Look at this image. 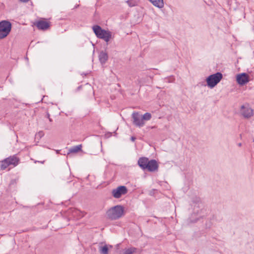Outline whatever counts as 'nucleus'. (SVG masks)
Returning <instances> with one entry per match:
<instances>
[{
    "mask_svg": "<svg viewBox=\"0 0 254 254\" xmlns=\"http://www.w3.org/2000/svg\"><path fill=\"white\" fill-rule=\"evenodd\" d=\"M138 165L142 170H147L151 172L157 171L159 168V165L156 160H149L148 158L144 157L139 158Z\"/></svg>",
    "mask_w": 254,
    "mask_h": 254,
    "instance_id": "nucleus-1",
    "label": "nucleus"
},
{
    "mask_svg": "<svg viewBox=\"0 0 254 254\" xmlns=\"http://www.w3.org/2000/svg\"><path fill=\"white\" fill-rule=\"evenodd\" d=\"M124 214V207L120 205L112 207L106 212L108 219L115 220L121 218Z\"/></svg>",
    "mask_w": 254,
    "mask_h": 254,
    "instance_id": "nucleus-2",
    "label": "nucleus"
},
{
    "mask_svg": "<svg viewBox=\"0 0 254 254\" xmlns=\"http://www.w3.org/2000/svg\"><path fill=\"white\" fill-rule=\"evenodd\" d=\"M92 29L97 37L103 39L107 43L112 38V33L109 31L102 29L99 25L93 26Z\"/></svg>",
    "mask_w": 254,
    "mask_h": 254,
    "instance_id": "nucleus-3",
    "label": "nucleus"
},
{
    "mask_svg": "<svg viewBox=\"0 0 254 254\" xmlns=\"http://www.w3.org/2000/svg\"><path fill=\"white\" fill-rule=\"evenodd\" d=\"M11 23L7 20L0 22V39L5 38L11 30Z\"/></svg>",
    "mask_w": 254,
    "mask_h": 254,
    "instance_id": "nucleus-4",
    "label": "nucleus"
},
{
    "mask_svg": "<svg viewBox=\"0 0 254 254\" xmlns=\"http://www.w3.org/2000/svg\"><path fill=\"white\" fill-rule=\"evenodd\" d=\"M222 77V74L219 72L209 75L206 80L208 86L211 88H213L220 81Z\"/></svg>",
    "mask_w": 254,
    "mask_h": 254,
    "instance_id": "nucleus-5",
    "label": "nucleus"
},
{
    "mask_svg": "<svg viewBox=\"0 0 254 254\" xmlns=\"http://www.w3.org/2000/svg\"><path fill=\"white\" fill-rule=\"evenodd\" d=\"M127 192V190L126 187L124 186H119L115 189L112 190V193L113 196L116 198H119L121 197L122 195L126 194Z\"/></svg>",
    "mask_w": 254,
    "mask_h": 254,
    "instance_id": "nucleus-6",
    "label": "nucleus"
},
{
    "mask_svg": "<svg viewBox=\"0 0 254 254\" xmlns=\"http://www.w3.org/2000/svg\"><path fill=\"white\" fill-rule=\"evenodd\" d=\"M133 123L137 127H141L144 126V122L143 121L142 115L137 112H133L132 114Z\"/></svg>",
    "mask_w": 254,
    "mask_h": 254,
    "instance_id": "nucleus-7",
    "label": "nucleus"
},
{
    "mask_svg": "<svg viewBox=\"0 0 254 254\" xmlns=\"http://www.w3.org/2000/svg\"><path fill=\"white\" fill-rule=\"evenodd\" d=\"M240 112L245 118H250L254 114L253 110L249 106H242Z\"/></svg>",
    "mask_w": 254,
    "mask_h": 254,
    "instance_id": "nucleus-8",
    "label": "nucleus"
},
{
    "mask_svg": "<svg viewBox=\"0 0 254 254\" xmlns=\"http://www.w3.org/2000/svg\"><path fill=\"white\" fill-rule=\"evenodd\" d=\"M236 80L240 85H244L249 81L248 74L246 73H242L237 75Z\"/></svg>",
    "mask_w": 254,
    "mask_h": 254,
    "instance_id": "nucleus-9",
    "label": "nucleus"
},
{
    "mask_svg": "<svg viewBox=\"0 0 254 254\" xmlns=\"http://www.w3.org/2000/svg\"><path fill=\"white\" fill-rule=\"evenodd\" d=\"M35 25L39 29L42 30H46L50 27V23L43 20L38 21L35 23Z\"/></svg>",
    "mask_w": 254,
    "mask_h": 254,
    "instance_id": "nucleus-10",
    "label": "nucleus"
},
{
    "mask_svg": "<svg viewBox=\"0 0 254 254\" xmlns=\"http://www.w3.org/2000/svg\"><path fill=\"white\" fill-rule=\"evenodd\" d=\"M67 214H71L73 217H82L84 216V212H80L79 210L75 208H70L66 212Z\"/></svg>",
    "mask_w": 254,
    "mask_h": 254,
    "instance_id": "nucleus-11",
    "label": "nucleus"
},
{
    "mask_svg": "<svg viewBox=\"0 0 254 254\" xmlns=\"http://www.w3.org/2000/svg\"><path fill=\"white\" fill-rule=\"evenodd\" d=\"M6 159L9 163V165H12L14 167L18 165L19 161V159L15 155L11 156L8 158H6Z\"/></svg>",
    "mask_w": 254,
    "mask_h": 254,
    "instance_id": "nucleus-12",
    "label": "nucleus"
},
{
    "mask_svg": "<svg viewBox=\"0 0 254 254\" xmlns=\"http://www.w3.org/2000/svg\"><path fill=\"white\" fill-rule=\"evenodd\" d=\"M108 59V56L106 52L102 51L99 55V60L100 63L103 64H104Z\"/></svg>",
    "mask_w": 254,
    "mask_h": 254,
    "instance_id": "nucleus-13",
    "label": "nucleus"
},
{
    "mask_svg": "<svg viewBox=\"0 0 254 254\" xmlns=\"http://www.w3.org/2000/svg\"><path fill=\"white\" fill-rule=\"evenodd\" d=\"M82 148V145H78L76 146H74L72 147L71 148H70L68 149V152L67 153V154L68 155L70 153H76L79 152V151L81 150Z\"/></svg>",
    "mask_w": 254,
    "mask_h": 254,
    "instance_id": "nucleus-14",
    "label": "nucleus"
},
{
    "mask_svg": "<svg viewBox=\"0 0 254 254\" xmlns=\"http://www.w3.org/2000/svg\"><path fill=\"white\" fill-rule=\"evenodd\" d=\"M154 6L158 8L164 6L163 0H149Z\"/></svg>",
    "mask_w": 254,
    "mask_h": 254,
    "instance_id": "nucleus-15",
    "label": "nucleus"
},
{
    "mask_svg": "<svg viewBox=\"0 0 254 254\" xmlns=\"http://www.w3.org/2000/svg\"><path fill=\"white\" fill-rule=\"evenodd\" d=\"M10 165L6 158L1 161L0 164V168L1 170H5Z\"/></svg>",
    "mask_w": 254,
    "mask_h": 254,
    "instance_id": "nucleus-16",
    "label": "nucleus"
},
{
    "mask_svg": "<svg viewBox=\"0 0 254 254\" xmlns=\"http://www.w3.org/2000/svg\"><path fill=\"white\" fill-rule=\"evenodd\" d=\"M100 252L102 254H108V248L106 245L100 248Z\"/></svg>",
    "mask_w": 254,
    "mask_h": 254,
    "instance_id": "nucleus-17",
    "label": "nucleus"
},
{
    "mask_svg": "<svg viewBox=\"0 0 254 254\" xmlns=\"http://www.w3.org/2000/svg\"><path fill=\"white\" fill-rule=\"evenodd\" d=\"M136 250V249L134 248H131L126 249L123 254H133L135 252Z\"/></svg>",
    "mask_w": 254,
    "mask_h": 254,
    "instance_id": "nucleus-18",
    "label": "nucleus"
},
{
    "mask_svg": "<svg viewBox=\"0 0 254 254\" xmlns=\"http://www.w3.org/2000/svg\"><path fill=\"white\" fill-rule=\"evenodd\" d=\"M143 121H149L151 118V115L149 113H146L143 116H142Z\"/></svg>",
    "mask_w": 254,
    "mask_h": 254,
    "instance_id": "nucleus-19",
    "label": "nucleus"
},
{
    "mask_svg": "<svg viewBox=\"0 0 254 254\" xmlns=\"http://www.w3.org/2000/svg\"><path fill=\"white\" fill-rule=\"evenodd\" d=\"M46 116V117L47 118L49 119L50 122H52V119L50 118V114L48 112H47Z\"/></svg>",
    "mask_w": 254,
    "mask_h": 254,
    "instance_id": "nucleus-20",
    "label": "nucleus"
},
{
    "mask_svg": "<svg viewBox=\"0 0 254 254\" xmlns=\"http://www.w3.org/2000/svg\"><path fill=\"white\" fill-rule=\"evenodd\" d=\"M136 138L134 136H131L130 139L132 141H134L135 140Z\"/></svg>",
    "mask_w": 254,
    "mask_h": 254,
    "instance_id": "nucleus-21",
    "label": "nucleus"
},
{
    "mask_svg": "<svg viewBox=\"0 0 254 254\" xmlns=\"http://www.w3.org/2000/svg\"><path fill=\"white\" fill-rule=\"evenodd\" d=\"M21 2H27L28 1H29L30 0H19Z\"/></svg>",
    "mask_w": 254,
    "mask_h": 254,
    "instance_id": "nucleus-22",
    "label": "nucleus"
},
{
    "mask_svg": "<svg viewBox=\"0 0 254 254\" xmlns=\"http://www.w3.org/2000/svg\"><path fill=\"white\" fill-rule=\"evenodd\" d=\"M127 2L128 3V4L129 6H131V0H128L127 1Z\"/></svg>",
    "mask_w": 254,
    "mask_h": 254,
    "instance_id": "nucleus-23",
    "label": "nucleus"
},
{
    "mask_svg": "<svg viewBox=\"0 0 254 254\" xmlns=\"http://www.w3.org/2000/svg\"><path fill=\"white\" fill-rule=\"evenodd\" d=\"M39 135H40V136H41L43 135V132H42V131H41V132H39Z\"/></svg>",
    "mask_w": 254,
    "mask_h": 254,
    "instance_id": "nucleus-24",
    "label": "nucleus"
},
{
    "mask_svg": "<svg viewBox=\"0 0 254 254\" xmlns=\"http://www.w3.org/2000/svg\"><path fill=\"white\" fill-rule=\"evenodd\" d=\"M238 146H239V147H241L242 146V143H238Z\"/></svg>",
    "mask_w": 254,
    "mask_h": 254,
    "instance_id": "nucleus-25",
    "label": "nucleus"
},
{
    "mask_svg": "<svg viewBox=\"0 0 254 254\" xmlns=\"http://www.w3.org/2000/svg\"><path fill=\"white\" fill-rule=\"evenodd\" d=\"M60 151V150H56V153H57V154L59 153Z\"/></svg>",
    "mask_w": 254,
    "mask_h": 254,
    "instance_id": "nucleus-26",
    "label": "nucleus"
},
{
    "mask_svg": "<svg viewBox=\"0 0 254 254\" xmlns=\"http://www.w3.org/2000/svg\"><path fill=\"white\" fill-rule=\"evenodd\" d=\"M44 161H42V162H41V163L43 164L44 163Z\"/></svg>",
    "mask_w": 254,
    "mask_h": 254,
    "instance_id": "nucleus-27",
    "label": "nucleus"
}]
</instances>
